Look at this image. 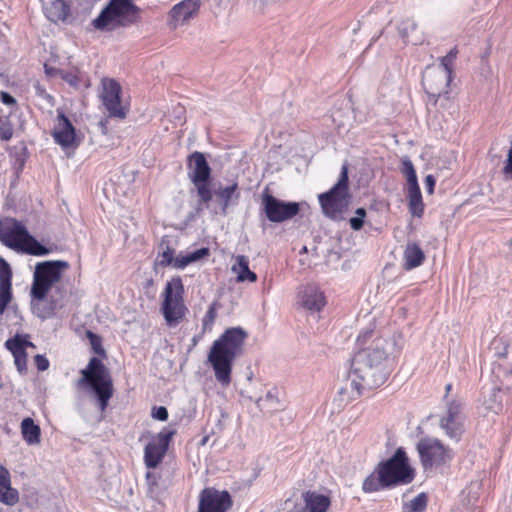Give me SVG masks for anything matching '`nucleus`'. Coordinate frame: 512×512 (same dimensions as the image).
<instances>
[{
	"mask_svg": "<svg viewBox=\"0 0 512 512\" xmlns=\"http://www.w3.org/2000/svg\"><path fill=\"white\" fill-rule=\"evenodd\" d=\"M511 245H512V238H511V241H510Z\"/></svg>",
	"mask_w": 512,
	"mask_h": 512,
	"instance_id": "obj_54",
	"label": "nucleus"
},
{
	"mask_svg": "<svg viewBox=\"0 0 512 512\" xmlns=\"http://www.w3.org/2000/svg\"><path fill=\"white\" fill-rule=\"evenodd\" d=\"M12 300V270L9 263L0 256V316Z\"/></svg>",
	"mask_w": 512,
	"mask_h": 512,
	"instance_id": "obj_22",
	"label": "nucleus"
},
{
	"mask_svg": "<svg viewBox=\"0 0 512 512\" xmlns=\"http://www.w3.org/2000/svg\"><path fill=\"white\" fill-rule=\"evenodd\" d=\"M408 201L411 214L421 217L424 212V204L418 184L408 186Z\"/></svg>",
	"mask_w": 512,
	"mask_h": 512,
	"instance_id": "obj_30",
	"label": "nucleus"
},
{
	"mask_svg": "<svg viewBox=\"0 0 512 512\" xmlns=\"http://www.w3.org/2000/svg\"><path fill=\"white\" fill-rule=\"evenodd\" d=\"M80 373L82 376L76 381V386L90 391L96 398L99 409L105 411L114 393L110 371L99 358L92 357Z\"/></svg>",
	"mask_w": 512,
	"mask_h": 512,
	"instance_id": "obj_4",
	"label": "nucleus"
},
{
	"mask_svg": "<svg viewBox=\"0 0 512 512\" xmlns=\"http://www.w3.org/2000/svg\"><path fill=\"white\" fill-rule=\"evenodd\" d=\"M21 433L23 439L29 444H38L40 442L41 430L32 418L26 417L21 422Z\"/></svg>",
	"mask_w": 512,
	"mask_h": 512,
	"instance_id": "obj_29",
	"label": "nucleus"
},
{
	"mask_svg": "<svg viewBox=\"0 0 512 512\" xmlns=\"http://www.w3.org/2000/svg\"><path fill=\"white\" fill-rule=\"evenodd\" d=\"M183 294L184 286L180 277H173L166 283L161 310L169 324L178 322L185 315L187 309L184 305Z\"/></svg>",
	"mask_w": 512,
	"mask_h": 512,
	"instance_id": "obj_10",
	"label": "nucleus"
},
{
	"mask_svg": "<svg viewBox=\"0 0 512 512\" xmlns=\"http://www.w3.org/2000/svg\"><path fill=\"white\" fill-rule=\"evenodd\" d=\"M359 350L354 354L348 381L359 396L364 390L382 386L393 372L401 348L393 335H377L366 329L357 337Z\"/></svg>",
	"mask_w": 512,
	"mask_h": 512,
	"instance_id": "obj_1",
	"label": "nucleus"
},
{
	"mask_svg": "<svg viewBox=\"0 0 512 512\" xmlns=\"http://www.w3.org/2000/svg\"><path fill=\"white\" fill-rule=\"evenodd\" d=\"M246 338L247 333L243 328L231 327L213 342L207 361L221 385L230 384L233 362L242 353Z\"/></svg>",
	"mask_w": 512,
	"mask_h": 512,
	"instance_id": "obj_2",
	"label": "nucleus"
},
{
	"mask_svg": "<svg viewBox=\"0 0 512 512\" xmlns=\"http://www.w3.org/2000/svg\"><path fill=\"white\" fill-rule=\"evenodd\" d=\"M303 499L305 503L303 507H295L288 512H326L331 504L328 496L312 491L305 492Z\"/></svg>",
	"mask_w": 512,
	"mask_h": 512,
	"instance_id": "obj_23",
	"label": "nucleus"
},
{
	"mask_svg": "<svg viewBox=\"0 0 512 512\" xmlns=\"http://www.w3.org/2000/svg\"><path fill=\"white\" fill-rule=\"evenodd\" d=\"M297 304L310 312H319L325 306L326 300L317 286L306 285L298 291Z\"/></svg>",
	"mask_w": 512,
	"mask_h": 512,
	"instance_id": "obj_19",
	"label": "nucleus"
},
{
	"mask_svg": "<svg viewBox=\"0 0 512 512\" xmlns=\"http://www.w3.org/2000/svg\"><path fill=\"white\" fill-rule=\"evenodd\" d=\"M159 248L162 250L158 253L156 262L161 267L172 266L175 267L176 256H174L175 250L169 246V241L162 239Z\"/></svg>",
	"mask_w": 512,
	"mask_h": 512,
	"instance_id": "obj_32",
	"label": "nucleus"
},
{
	"mask_svg": "<svg viewBox=\"0 0 512 512\" xmlns=\"http://www.w3.org/2000/svg\"><path fill=\"white\" fill-rule=\"evenodd\" d=\"M425 259L424 252L416 243H408L404 249L403 261L406 270L420 266Z\"/></svg>",
	"mask_w": 512,
	"mask_h": 512,
	"instance_id": "obj_26",
	"label": "nucleus"
},
{
	"mask_svg": "<svg viewBox=\"0 0 512 512\" xmlns=\"http://www.w3.org/2000/svg\"><path fill=\"white\" fill-rule=\"evenodd\" d=\"M231 270L236 275L237 282H244L246 280L256 281V274L250 270L248 259L244 255L236 257Z\"/></svg>",
	"mask_w": 512,
	"mask_h": 512,
	"instance_id": "obj_27",
	"label": "nucleus"
},
{
	"mask_svg": "<svg viewBox=\"0 0 512 512\" xmlns=\"http://www.w3.org/2000/svg\"><path fill=\"white\" fill-rule=\"evenodd\" d=\"M5 347L12 353V355H16L26 353L25 348L34 347V344L23 339L20 335H16L6 340Z\"/></svg>",
	"mask_w": 512,
	"mask_h": 512,
	"instance_id": "obj_33",
	"label": "nucleus"
},
{
	"mask_svg": "<svg viewBox=\"0 0 512 512\" xmlns=\"http://www.w3.org/2000/svg\"><path fill=\"white\" fill-rule=\"evenodd\" d=\"M414 479V471L403 448H398L388 460L380 462L362 484L365 493L408 484Z\"/></svg>",
	"mask_w": 512,
	"mask_h": 512,
	"instance_id": "obj_3",
	"label": "nucleus"
},
{
	"mask_svg": "<svg viewBox=\"0 0 512 512\" xmlns=\"http://www.w3.org/2000/svg\"><path fill=\"white\" fill-rule=\"evenodd\" d=\"M451 388H452V385L451 384H447L446 387H445V390H446V394H445V401L447 402V400H451L452 398H449L448 394L449 392L451 391Z\"/></svg>",
	"mask_w": 512,
	"mask_h": 512,
	"instance_id": "obj_51",
	"label": "nucleus"
},
{
	"mask_svg": "<svg viewBox=\"0 0 512 512\" xmlns=\"http://www.w3.org/2000/svg\"><path fill=\"white\" fill-rule=\"evenodd\" d=\"M139 19L140 8L132 0H109L91 25L100 32H113L136 24Z\"/></svg>",
	"mask_w": 512,
	"mask_h": 512,
	"instance_id": "obj_5",
	"label": "nucleus"
},
{
	"mask_svg": "<svg viewBox=\"0 0 512 512\" xmlns=\"http://www.w3.org/2000/svg\"><path fill=\"white\" fill-rule=\"evenodd\" d=\"M152 417L159 421H166L168 419V410L164 406L154 407Z\"/></svg>",
	"mask_w": 512,
	"mask_h": 512,
	"instance_id": "obj_42",
	"label": "nucleus"
},
{
	"mask_svg": "<svg viewBox=\"0 0 512 512\" xmlns=\"http://www.w3.org/2000/svg\"><path fill=\"white\" fill-rule=\"evenodd\" d=\"M0 241L10 249L33 256H46L51 252V249L42 245L28 232L25 225L15 218L7 217L0 220Z\"/></svg>",
	"mask_w": 512,
	"mask_h": 512,
	"instance_id": "obj_6",
	"label": "nucleus"
},
{
	"mask_svg": "<svg viewBox=\"0 0 512 512\" xmlns=\"http://www.w3.org/2000/svg\"><path fill=\"white\" fill-rule=\"evenodd\" d=\"M366 216V211L364 208H358L355 211V216L349 220L350 226L353 230L358 231L362 228L364 224V218Z\"/></svg>",
	"mask_w": 512,
	"mask_h": 512,
	"instance_id": "obj_38",
	"label": "nucleus"
},
{
	"mask_svg": "<svg viewBox=\"0 0 512 512\" xmlns=\"http://www.w3.org/2000/svg\"><path fill=\"white\" fill-rule=\"evenodd\" d=\"M262 205L266 217L271 222H283L293 218L299 212V205L293 202H283L277 198L264 193Z\"/></svg>",
	"mask_w": 512,
	"mask_h": 512,
	"instance_id": "obj_16",
	"label": "nucleus"
},
{
	"mask_svg": "<svg viewBox=\"0 0 512 512\" xmlns=\"http://www.w3.org/2000/svg\"><path fill=\"white\" fill-rule=\"evenodd\" d=\"M35 364L39 371H45L49 368V360L41 354L35 356Z\"/></svg>",
	"mask_w": 512,
	"mask_h": 512,
	"instance_id": "obj_45",
	"label": "nucleus"
},
{
	"mask_svg": "<svg viewBox=\"0 0 512 512\" xmlns=\"http://www.w3.org/2000/svg\"><path fill=\"white\" fill-rule=\"evenodd\" d=\"M36 314L41 319H46V318H48L51 315V312L50 311H46V312L37 311Z\"/></svg>",
	"mask_w": 512,
	"mask_h": 512,
	"instance_id": "obj_50",
	"label": "nucleus"
},
{
	"mask_svg": "<svg viewBox=\"0 0 512 512\" xmlns=\"http://www.w3.org/2000/svg\"><path fill=\"white\" fill-rule=\"evenodd\" d=\"M435 183L436 180L433 175H427L425 177V186L429 194H432L434 192Z\"/></svg>",
	"mask_w": 512,
	"mask_h": 512,
	"instance_id": "obj_48",
	"label": "nucleus"
},
{
	"mask_svg": "<svg viewBox=\"0 0 512 512\" xmlns=\"http://www.w3.org/2000/svg\"><path fill=\"white\" fill-rule=\"evenodd\" d=\"M451 77L442 67L428 66L422 77L423 87L428 95L434 98L448 93Z\"/></svg>",
	"mask_w": 512,
	"mask_h": 512,
	"instance_id": "obj_17",
	"label": "nucleus"
},
{
	"mask_svg": "<svg viewBox=\"0 0 512 512\" xmlns=\"http://www.w3.org/2000/svg\"><path fill=\"white\" fill-rule=\"evenodd\" d=\"M402 172L406 175L408 186L409 185H417V175L414 169L412 162L409 159L403 160V169Z\"/></svg>",
	"mask_w": 512,
	"mask_h": 512,
	"instance_id": "obj_36",
	"label": "nucleus"
},
{
	"mask_svg": "<svg viewBox=\"0 0 512 512\" xmlns=\"http://www.w3.org/2000/svg\"><path fill=\"white\" fill-rule=\"evenodd\" d=\"M199 7L198 0H183L174 5L169 13L170 25L174 29L183 25L197 14Z\"/></svg>",
	"mask_w": 512,
	"mask_h": 512,
	"instance_id": "obj_20",
	"label": "nucleus"
},
{
	"mask_svg": "<svg viewBox=\"0 0 512 512\" xmlns=\"http://www.w3.org/2000/svg\"><path fill=\"white\" fill-rule=\"evenodd\" d=\"M348 174L346 166L342 167L338 182L326 193L319 195L323 212L331 217H337L348 205Z\"/></svg>",
	"mask_w": 512,
	"mask_h": 512,
	"instance_id": "obj_11",
	"label": "nucleus"
},
{
	"mask_svg": "<svg viewBox=\"0 0 512 512\" xmlns=\"http://www.w3.org/2000/svg\"><path fill=\"white\" fill-rule=\"evenodd\" d=\"M87 336L90 340V344L94 352L98 355L105 356V350L102 346L101 337L91 331L87 332Z\"/></svg>",
	"mask_w": 512,
	"mask_h": 512,
	"instance_id": "obj_39",
	"label": "nucleus"
},
{
	"mask_svg": "<svg viewBox=\"0 0 512 512\" xmlns=\"http://www.w3.org/2000/svg\"><path fill=\"white\" fill-rule=\"evenodd\" d=\"M503 173L508 179H512V147L509 149L507 159L504 163Z\"/></svg>",
	"mask_w": 512,
	"mask_h": 512,
	"instance_id": "obj_43",
	"label": "nucleus"
},
{
	"mask_svg": "<svg viewBox=\"0 0 512 512\" xmlns=\"http://www.w3.org/2000/svg\"><path fill=\"white\" fill-rule=\"evenodd\" d=\"M217 316V310H216V303H212L205 316L202 319V326L204 330L210 329L216 319Z\"/></svg>",
	"mask_w": 512,
	"mask_h": 512,
	"instance_id": "obj_37",
	"label": "nucleus"
},
{
	"mask_svg": "<svg viewBox=\"0 0 512 512\" xmlns=\"http://www.w3.org/2000/svg\"><path fill=\"white\" fill-rule=\"evenodd\" d=\"M69 268L64 260H49L37 263L31 287L33 299L44 300L51 287L60 280L62 271Z\"/></svg>",
	"mask_w": 512,
	"mask_h": 512,
	"instance_id": "obj_7",
	"label": "nucleus"
},
{
	"mask_svg": "<svg viewBox=\"0 0 512 512\" xmlns=\"http://www.w3.org/2000/svg\"><path fill=\"white\" fill-rule=\"evenodd\" d=\"M175 433L174 429L164 428L145 446L144 463L147 468H156L161 463Z\"/></svg>",
	"mask_w": 512,
	"mask_h": 512,
	"instance_id": "obj_13",
	"label": "nucleus"
},
{
	"mask_svg": "<svg viewBox=\"0 0 512 512\" xmlns=\"http://www.w3.org/2000/svg\"><path fill=\"white\" fill-rule=\"evenodd\" d=\"M45 72H46V73H50V72H49V69L47 68V65H45Z\"/></svg>",
	"mask_w": 512,
	"mask_h": 512,
	"instance_id": "obj_53",
	"label": "nucleus"
},
{
	"mask_svg": "<svg viewBox=\"0 0 512 512\" xmlns=\"http://www.w3.org/2000/svg\"><path fill=\"white\" fill-rule=\"evenodd\" d=\"M464 421L463 403L458 399L447 400L446 411L440 419V427L445 434L459 441L464 432Z\"/></svg>",
	"mask_w": 512,
	"mask_h": 512,
	"instance_id": "obj_12",
	"label": "nucleus"
},
{
	"mask_svg": "<svg viewBox=\"0 0 512 512\" xmlns=\"http://www.w3.org/2000/svg\"><path fill=\"white\" fill-rule=\"evenodd\" d=\"M33 88L37 96L46 100L48 103H52L53 97L47 93L46 89L38 81L33 84Z\"/></svg>",
	"mask_w": 512,
	"mask_h": 512,
	"instance_id": "obj_41",
	"label": "nucleus"
},
{
	"mask_svg": "<svg viewBox=\"0 0 512 512\" xmlns=\"http://www.w3.org/2000/svg\"><path fill=\"white\" fill-rule=\"evenodd\" d=\"M103 91L101 94L102 102L108 111L110 117L123 119L126 117V111L121 106L120 93L121 87L113 79H104L102 81Z\"/></svg>",
	"mask_w": 512,
	"mask_h": 512,
	"instance_id": "obj_18",
	"label": "nucleus"
},
{
	"mask_svg": "<svg viewBox=\"0 0 512 512\" xmlns=\"http://www.w3.org/2000/svg\"><path fill=\"white\" fill-rule=\"evenodd\" d=\"M210 250L207 247L187 252L186 254L180 253L176 256L175 267L176 269H184L188 265L197 262L207 256H209Z\"/></svg>",
	"mask_w": 512,
	"mask_h": 512,
	"instance_id": "obj_28",
	"label": "nucleus"
},
{
	"mask_svg": "<svg viewBox=\"0 0 512 512\" xmlns=\"http://www.w3.org/2000/svg\"><path fill=\"white\" fill-rule=\"evenodd\" d=\"M47 12L53 22L65 21L70 14V7L64 0H54Z\"/></svg>",
	"mask_w": 512,
	"mask_h": 512,
	"instance_id": "obj_31",
	"label": "nucleus"
},
{
	"mask_svg": "<svg viewBox=\"0 0 512 512\" xmlns=\"http://www.w3.org/2000/svg\"><path fill=\"white\" fill-rule=\"evenodd\" d=\"M427 505V497L424 493L418 494L402 506V512H423Z\"/></svg>",
	"mask_w": 512,
	"mask_h": 512,
	"instance_id": "obj_34",
	"label": "nucleus"
},
{
	"mask_svg": "<svg viewBox=\"0 0 512 512\" xmlns=\"http://www.w3.org/2000/svg\"><path fill=\"white\" fill-rule=\"evenodd\" d=\"M19 502V492L11 486L9 471L0 466V503L6 506H15Z\"/></svg>",
	"mask_w": 512,
	"mask_h": 512,
	"instance_id": "obj_24",
	"label": "nucleus"
},
{
	"mask_svg": "<svg viewBox=\"0 0 512 512\" xmlns=\"http://www.w3.org/2000/svg\"><path fill=\"white\" fill-rule=\"evenodd\" d=\"M188 176L194 184L200 202L211 200V168L203 153L195 151L188 157Z\"/></svg>",
	"mask_w": 512,
	"mask_h": 512,
	"instance_id": "obj_9",
	"label": "nucleus"
},
{
	"mask_svg": "<svg viewBox=\"0 0 512 512\" xmlns=\"http://www.w3.org/2000/svg\"><path fill=\"white\" fill-rule=\"evenodd\" d=\"M13 135V129L9 124L2 123L0 125V139L9 140Z\"/></svg>",
	"mask_w": 512,
	"mask_h": 512,
	"instance_id": "obj_46",
	"label": "nucleus"
},
{
	"mask_svg": "<svg viewBox=\"0 0 512 512\" xmlns=\"http://www.w3.org/2000/svg\"><path fill=\"white\" fill-rule=\"evenodd\" d=\"M417 451L425 471L436 470L451 462L453 450L437 438H423L417 444Z\"/></svg>",
	"mask_w": 512,
	"mask_h": 512,
	"instance_id": "obj_8",
	"label": "nucleus"
},
{
	"mask_svg": "<svg viewBox=\"0 0 512 512\" xmlns=\"http://www.w3.org/2000/svg\"><path fill=\"white\" fill-rule=\"evenodd\" d=\"M455 59L452 58V56L445 55L440 59V64L438 65H431L432 67H442L445 69V71L449 74V77L452 75V67L453 62Z\"/></svg>",
	"mask_w": 512,
	"mask_h": 512,
	"instance_id": "obj_40",
	"label": "nucleus"
},
{
	"mask_svg": "<svg viewBox=\"0 0 512 512\" xmlns=\"http://www.w3.org/2000/svg\"><path fill=\"white\" fill-rule=\"evenodd\" d=\"M53 138L63 148L72 147L76 142V132L71 121L60 113L57 117V124L53 130Z\"/></svg>",
	"mask_w": 512,
	"mask_h": 512,
	"instance_id": "obj_21",
	"label": "nucleus"
},
{
	"mask_svg": "<svg viewBox=\"0 0 512 512\" xmlns=\"http://www.w3.org/2000/svg\"><path fill=\"white\" fill-rule=\"evenodd\" d=\"M13 357H14V362H15V365H16L18 371L22 372V371L26 370L27 354L26 353L16 354V355H13Z\"/></svg>",
	"mask_w": 512,
	"mask_h": 512,
	"instance_id": "obj_44",
	"label": "nucleus"
},
{
	"mask_svg": "<svg viewBox=\"0 0 512 512\" xmlns=\"http://www.w3.org/2000/svg\"><path fill=\"white\" fill-rule=\"evenodd\" d=\"M232 504L228 491L207 487L199 494L198 512H227Z\"/></svg>",
	"mask_w": 512,
	"mask_h": 512,
	"instance_id": "obj_14",
	"label": "nucleus"
},
{
	"mask_svg": "<svg viewBox=\"0 0 512 512\" xmlns=\"http://www.w3.org/2000/svg\"><path fill=\"white\" fill-rule=\"evenodd\" d=\"M236 190L237 184L213 188L211 189V200L209 202H200L199 200L198 203L215 215H226L229 206L233 205L237 199Z\"/></svg>",
	"mask_w": 512,
	"mask_h": 512,
	"instance_id": "obj_15",
	"label": "nucleus"
},
{
	"mask_svg": "<svg viewBox=\"0 0 512 512\" xmlns=\"http://www.w3.org/2000/svg\"><path fill=\"white\" fill-rule=\"evenodd\" d=\"M417 28V24L413 20H407L402 22L399 27V33L403 39L407 42H411L412 44H418L422 40L419 37H414L412 32H414Z\"/></svg>",
	"mask_w": 512,
	"mask_h": 512,
	"instance_id": "obj_35",
	"label": "nucleus"
},
{
	"mask_svg": "<svg viewBox=\"0 0 512 512\" xmlns=\"http://www.w3.org/2000/svg\"><path fill=\"white\" fill-rule=\"evenodd\" d=\"M146 479L149 484H155L156 483V477L152 472L146 473Z\"/></svg>",
	"mask_w": 512,
	"mask_h": 512,
	"instance_id": "obj_49",
	"label": "nucleus"
},
{
	"mask_svg": "<svg viewBox=\"0 0 512 512\" xmlns=\"http://www.w3.org/2000/svg\"><path fill=\"white\" fill-rule=\"evenodd\" d=\"M281 391L276 387L267 389L265 395L258 399L263 413L273 414L285 409V401L281 397Z\"/></svg>",
	"mask_w": 512,
	"mask_h": 512,
	"instance_id": "obj_25",
	"label": "nucleus"
},
{
	"mask_svg": "<svg viewBox=\"0 0 512 512\" xmlns=\"http://www.w3.org/2000/svg\"><path fill=\"white\" fill-rule=\"evenodd\" d=\"M0 99L7 106H16V99L8 92H1Z\"/></svg>",
	"mask_w": 512,
	"mask_h": 512,
	"instance_id": "obj_47",
	"label": "nucleus"
},
{
	"mask_svg": "<svg viewBox=\"0 0 512 512\" xmlns=\"http://www.w3.org/2000/svg\"><path fill=\"white\" fill-rule=\"evenodd\" d=\"M457 53H458L457 49L453 48L449 51V53L447 55L452 56L453 59H456Z\"/></svg>",
	"mask_w": 512,
	"mask_h": 512,
	"instance_id": "obj_52",
	"label": "nucleus"
}]
</instances>
